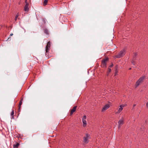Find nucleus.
I'll return each instance as SVG.
<instances>
[{
    "label": "nucleus",
    "mask_w": 148,
    "mask_h": 148,
    "mask_svg": "<svg viewBox=\"0 0 148 148\" xmlns=\"http://www.w3.org/2000/svg\"><path fill=\"white\" fill-rule=\"evenodd\" d=\"M108 60L109 58H106L102 60L101 66L102 67L105 68L106 67L107 63Z\"/></svg>",
    "instance_id": "obj_1"
},
{
    "label": "nucleus",
    "mask_w": 148,
    "mask_h": 148,
    "mask_svg": "<svg viewBox=\"0 0 148 148\" xmlns=\"http://www.w3.org/2000/svg\"><path fill=\"white\" fill-rule=\"evenodd\" d=\"M51 43V42L50 41L48 42L47 43V45L45 47L46 55H47V53L49 52V51L50 49Z\"/></svg>",
    "instance_id": "obj_2"
},
{
    "label": "nucleus",
    "mask_w": 148,
    "mask_h": 148,
    "mask_svg": "<svg viewBox=\"0 0 148 148\" xmlns=\"http://www.w3.org/2000/svg\"><path fill=\"white\" fill-rule=\"evenodd\" d=\"M125 50L123 49L116 55V57L117 58H120L121 57H122L125 55Z\"/></svg>",
    "instance_id": "obj_3"
},
{
    "label": "nucleus",
    "mask_w": 148,
    "mask_h": 148,
    "mask_svg": "<svg viewBox=\"0 0 148 148\" xmlns=\"http://www.w3.org/2000/svg\"><path fill=\"white\" fill-rule=\"evenodd\" d=\"M90 138V135L88 134H86V136L84 137L83 138L84 142L86 143H88V140Z\"/></svg>",
    "instance_id": "obj_4"
},
{
    "label": "nucleus",
    "mask_w": 148,
    "mask_h": 148,
    "mask_svg": "<svg viewBox=\"0 0 148 148\" xmlns=\"http://www.w3.org/2000/svg\"><path fill=\"white\" fill-rule=\"evenodd\" d=\"M86 116L85 115H84L83 116V118L82 119V121L83 123V126L84 127H85L87 124L86 121Z\"/></svg>",
    "instance_id": "obj_5"
},
{
    "label": "nucleus",
    "mask_w": 148,
    "mask_h": 148,
    "mask_svg": "<svg viewBox=\"0 0 148 148\" xmlns=\"http://www.w3.org/2000/svg\"><path fill=\"white\" fill-rule=\"evenodd\" d=\"M77 107V106H74L73 108L71 110L70 113V116H71L73 114V113L75 111Z\"/></svg>",
    "instance_id": "obj_6"
},
{
    "label": "nucleus",
    "mask_w": 148,
    "mask_h": 148,
    "mask_svg": "<svg viewBox=\"0 0 148 148\" xmlns=\"http://www.w3.org/2000/svg\"><path fill=\"white\" fill-rule=\"evenodd\" d=\"M26 1L27 0H26L25 2L26 5L24 6V10L25 12H28L29 11V8H28L29 4L27 3Z\"/></svg>",
    "instance_id": "obj_7"
},
{
    "label": "nucleus",
    "mask_w": 148,
    "mask_h": 148,
    "mask_svg": "<svg viewBox=\"0 0 148 148\" xmlns=\"http://www.w3.org/2000/svg\"><path fill=\"white\" fill-rule=\"evenodd\" d=\"M110 107V106L109 104H107L105 105L102 108V111L103 112L106 110H107Z\"/></svg>",
    "instance_id": "obj_8"
},
{
    "label": "nucleus",
    "mask_w": 148,
    "mask_h": 148,
    "mask_svg": "<svg viewBox=\"0 0 148 148\" xmlns=\"http://www.w3.org/2000/svg\"><path fill=\"white\" fill-rule=\"evenodd\" d=\"M125 106V105L122 104L120 106V108L119 109L118 112L119 113L121 112L123 109V108Z\"/></svg>",
    "instance_id": "obj_9"
},
{
    "label": "nucleus",
    "mask_w": 148,
    "mask_h": 148,
    "mask_svg": "<svg viewBox=\"0 0 148 148\" xmlns=\"http://www.w3.org/2000/svg\"><path fill=\"white\" fill-rule=\"evenodd\" d=\"M123 121L124 120L123 119L119 120V122H118V124L119 125V127H120L121 125H123Z\"/></svg>",
    "instance_id": "obj_10"
},
{
    "label": "nucleus",
    "mask_w": 148,
    "mask_h": 148,
    "mask_svg": "<svg viewBox=\"0 0 148 148\" xmlns=\"http://www.w3.org/2000/svg\"><path fill=\"white\" fill-rule=\"evenodd\" d=\"M23 99H22L21 100H20L18 106V112H19L20 111V109L21 108V106L22 104V101H23Z\"/></svg>",
    "instance_id": "obj_11"
},
{
    "label": "nucleus",
    "mask_w": 148,
    "mask_h": 148,
    "mask_svg": "<svg viewBox=\"0 0 148 148\" xmlns=\"http://www.w3.org/2000/svg\"><path fill=\"white\" fill-rule=\"evenodd\" d=\"M20 144L17 142H16L15 144L13 145V148H18V147L19 146Z\"/></svg>",
    "instance_id": "obj_12"
},
{
    "label": "nucleus",
    "mask_w": 148,
    "mask_h": 148,
    "mask_svg": "<svg viewBox=\"0 0 148 148\" xmlns=\"http://www.w3.org/2000/svg\"><path fill=\"white\" fill-rule=\"evenodd\" d=\"M14 110H12V111L11 113V119H14Z\"/></svg>",
    "instance_id": "obj_13"
},
{
    "label": "nucleus",
    "mask_w": 148,
    "mask_h": 148,
    "mask_svg": "<svg viewBox=\"0 0 148 148\" xmlns=\"http://www.w3.org/2000/svg\"><path fill=\"white\" fill-rule=\"evenodd\" d=\"M44 32L47 35H49V34L48 30L47 29H44Z\"/></svg>",
    "instance_id": "obj_14"
},
{
    "label": "nucleus",
    "mask_w": 148,
    "mask_h": 148,
    "mask_svg": "<svg viewBox=\"0 0 148 148\" xmlns=\"http://www.w3.org/2000/svg\"><path fill=\"white\" fill-rule=\"evenodd\" d=\"M145 78V77L144 76H142V77H140L139 79L138 80L139 82L140 83H141L143 80H144V79Z\"/></svg>",
    "instance_id": "obj_15"
},
{
    "label": "nucleus",
    "mask_w": 148,
    "mask_h": 148,
    "mask_svg": "<svg viewBox=\"0 0 148 148\" xmlns=\"http://www.w3.org/2000/svg\"><path fill=\"white\" fill-rule=\"evenodd\" d=\"M141 83L139 82L137 80L136 82V87H137V86H138Z\"/></svg>",
    "instance_id": "obj_16"
},
{
    "label": "nucleus",
    "mask_w": 148,
    "mask_h": 148,
    "mask_svg": "<svg viewBox=\"0 0 148 148\" xmlns=\"http://www.w3.org/2000/svg\"><path fill=\"white\" fill-rule=\"evenodd\" d=\"M42 21L45 24L47 21V20L45 18H43L42 19Z\"/></svg>",
    "instance_id": "obj_17"
},
{
    "label": "nucleus",
    "mask_w": 148,
    "mask_h": 148,
    "mask_svg": "<svg viewBox=\"0 0 148 148\" xmlns=\"http://www.w3.org/2000/svg\"><path fill=\"white\" fill-rule=\"evenodd\" d=\"M111 70L110 68H108V71L107 72V75H108L109 74L110 72L111 71Z\"/></svg>",
    "instance_id": "obj_18"
},
{
    "label": "nucleus",
    "mask_w": 148,
    "mask_h": 148,
    "mask_svg": "<svg viewBox=\"0 0 148 148\" xmlns=\"http://www.w3.org/2000/svg\"><path fill=\"white\" fill-rule=\"evenodd\" d=\"M19 15V14L18 13H17L16 14V15L15 16V21H16L17 20V19Z\"/></svg>",
    "instance_id": "obj_19"
},
{
    "label": "nucleus",
    "mask_w": 148,
    "mask_h": 148,
    "mask_svg": "<svg viewBox=\"0 0 148 148\" xmlns=\"http://www.w3.org/2000/svg\"><path fill=\"white\" fill-rule=\"evenodd\" d=\"M136 59H133L132 61V63L134 65L135 64V60Z\"/></svg>",
    "instance_id": "obj_20"
},
{
    "label": "nucleus",
    "mask_w": 148,
    "mask_h": 148,
    "mask_svg": "<svg viewBox=\"0 0 148 148\" xmlns=\"http://www.w3.org/2000/svg\"><path fill=\"white\" fill-rule=\"evenodd\" d=\"M48 0H44L43 3L45 5L47 4Z\"/></svg>",
    "instance_id": "obj_21"
},
{
    "label": "nucleus",
    "mask_w": 148,
    "mask_h": 148,
    "mask_svg": "<svg viewBox=\"0 0 148 148\" xmlns=\"http://www.w3.org/2000/svg\"><path fill=\"white\" fill-rule=\"evenodd\" d=\"M137 56V53H133V59H136L135 58V57L136 56Z\"/></svg>",
    "instance_id": "obj_22"
},
{
    "label": "nucleus",
    "mask_w": 148,
    "mask_h": 148,
    "mask_svg": "<svg viewBox=\"0 0 148 148\" xmlns=\"http://www.w3.org/2000/svg\"><path fill=\"white\" fill-rule=\"evenodd\" d=\"M113 64L112 63H111V64L109 66V67L111 68L113 66Z\"/></svg>",
    "instance_id": "obj_23"
},
{
    "label": "nucleus",
    "mask_w": 148,
    "mask_h": 148,
    "mask_svg": "<svg viewBox=\"0 0 148 148\" xmlns=\"http://www.w3.org/2000/svg\"><path fill=\"white\" fill-rule=\"evenodd\" d=\"M146 106L147 107H148V101L146 103Z\"/></svg>",
    "instance_id": "obj_24"
},
{
    "label": "nucleus",
    "mask_w": 148,
    "mask_h": 148,
    "mask_svg": "<svg viewBox=\"0 0 148 148\" xmlns=\"http://www.w3.org/2000/svg\"><path fill=\"white\" fill-rule=\"evenodd\" d=\"M13 35V34L12 33V34H11L10 35V36H12Z\"/></svg>",
    "instance_id": "obj_25"
},
{
    "label": "nucleus",
    "mask_w": 148,
    "mask_h": 148,
    "mask_svg": "<svg viewBox=\"0 0 148 148\" xmlns=\"http://www.w3.org/2000/svg\"><path fill=\"white\" fill-rule=\"evenodd\" d=\"M136 105V104H134L133 105V107H134Z\"/></svg>",
    "instance_id": "obj_26"
},
{
    "label": "nucleus",
    "mask_w": 148,
    "mask_h": 148,
    "mask_svg": "<svg viewBox=\"0 0 148 148\" xmlns=\"http://www.w3.org/2000/svg\"><path fill=\"white\" fill-rule=\"evenodd\" d=\"M116 73H117V72H116L115 73V75H116Z\"/></svg>",
    "instance_id": "obj_27"
},
{
    "label": "nucleus",
    "mask_w": 148,
    "mask_h": 148,
    "mask_svg": "<svg viewBox=\"0 0 148 148\" xmlns=\"http://www.w3.org/2000/svg\"><path fill=\"white\" fill-rule=\"evenodd\" d=\"M131 69V68H129V70H130V69Z\"/></svg>",
    "instance_id": "obj_28"
}]
</instances>
